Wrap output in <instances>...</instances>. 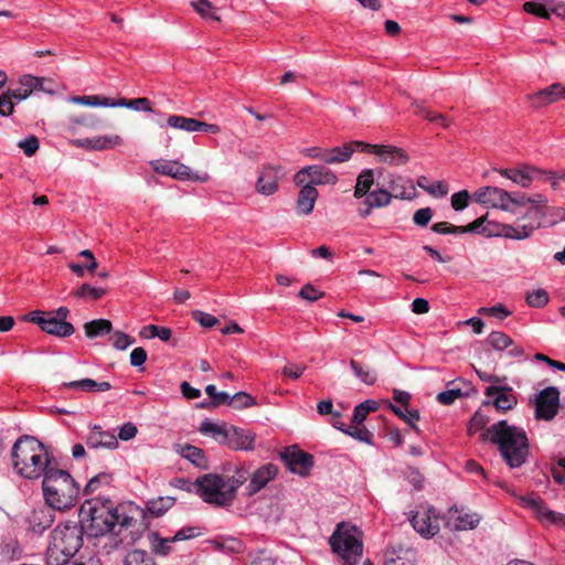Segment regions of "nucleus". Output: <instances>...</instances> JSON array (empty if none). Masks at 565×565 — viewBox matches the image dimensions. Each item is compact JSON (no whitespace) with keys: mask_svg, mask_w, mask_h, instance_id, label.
Returning a JSON list of instances; mask_svg holds the SVG:
<instances>
[{"mask_svg":"<svg viewBox=\"0 0 565 565\" xmlns=\"http://www.w3.org/2000/svg\"><path fill=\"white\" fill-rule=\"evenodd\" d=\"M83 530L88 536H98L105 532L129 531L130 542L134 535L145 529L143 511L134 503L114 505L109 499L86 500L79 509Z\"/></svg>","mask_w":565,"mask_h":565,"instance_id":"1","label":"nucleus"},{"mask_svg":"<svg viewBox=\"0 0 565 565\" xmlns=\"http://www.w3.org/2000/svg\"><path fill=\"white\" fill-rule=\"evenodd\" d=\"M249 477V471L237 467L233 475L205 473L195 479V494L205 503L214 508L231 507L236 499L237 489Z\"/></svg>","mask_w":565,"mask_h":565,"instance_id":"2","label":"nucleus"},{"mask_svg":"<svg viewBox=\"0 0 565 565\" xmlns=\"http://www.w3.org/2000/svg\"><path fill=\"white\" fill-rule=\"evenodd\" d=\"M499 447V452L510 468L524 465L530 454V444L526 431L522 427L509 425L507 420H499L488 427L481 435Z\"/></svg>","mask_w":565,"mask_h":565,"instance_id":"3","label":"nucleus"},{"mask_svg":"<svg viewBox=\"0 0 565 565\" xmlns=\"http://www.w3.org/2000/svg\"><path fill=\"white\" fill-rule=\"evenodd\" d=\"M12 467L25 479H36L52 468L47 450L32 436L20 437L12 446Z\"/></svg>","mask_w":565,"mask_h":565,"instance_id":"4","label":"nucleus"},{"mask_svg":"<svg viewBox=\"0 0 565 565\" xmlns=\"http://www.w3.org/2000/svg\"><path fill=\"white\" fill-rule=\"evenodd\" d=\"M42 490L45 503L58 511L74 507L79 494V487L72 476L55 467L44 473Z\"/></svg>","mask_w":565,"mask_h":565,"instance_id":"5","label":"nucleus"},{"mask_svg":"<svg viewBox=\"0 0 565 565\" xmlns=\"http://www.w3.org/2000/svg\"><path fill=\"white\" fill-rule=\"evenodd\" d=\"M83 527L76 523L56 526L46 550V564L61 565L70 561L83 544Z\"/></svg>","mask_w":565,"mask_h":565,"instance_id":"6","label":"nucleus"},{"mask_svg":"<svg viewBox=\"0 0 565 565\" xmlns=\"http://www.w3.org/2000/svg\"><path fill=\"white\" fill-rule=\"evenodd\" d=\"M524 205L531 203L532 206L523 215L518 218L515 225L501 224L495 235L503 236L511 239H525L532 235V233L541 226V221L545 216L542 207L545 206L547 200L542 194H535L527 196L525 194Z\"/></svg>","mask_w":565,"mask_h":565,"instance_id":"7","label":"nucleus"},{"mask_svg":"<svg viewBox=\"0 0 565 565\" xmlns=\"http://www.w3.org/2000/svg\"><path fill=\"white\" fill-rule=\"evenodd\" d=\"M359 531L348 523H339L331 536L329 545L345 565H355L362 555V542L358 537Z\"/></svg>","mask_w":565,"mask_h":565,"instance_id":"8","label":"nucleus"},{"mask_svg":"<svg viewBox=\"0 0 565 565\" xmlns=\"http://www.w3.org/2000/svg\"><path fill=\"white\" fill-rule=\"evenodd\" d=\"M475 200L482 205L515 213L516 207L524 206L526 199L525 193L509 192L499 186H483L475 192Z\"/></svg>","mask_w":565,"mask_h":565,"instance_id":"9","label":"nucleus"},{"mask_svg":"<svg viewBox=\"0 0 565 565\" xmlns=\"http://www.w3.org/2000/svg\"><path fill=\"white\" fill-rule=\"evenodd\" d=\"M559 390L550 386L540 392L535 401V417L542 420H553L559 412Z\"/></svg>","mask_w":565,"mask_h":565,"instance_id":"10","label":"nucleus"},{"mask_svg":"<svg viewBox=\"0 0 565 565\" xmlns=\"http://www.w3.org/2000/svg\"><path fill=\"white\" fill-rule=\"evenodd\" d=\"M280 459L290 472L301 477L307 476L313 465V457L297 446L285 448L280 452Z\"/></svg>","mask_w":565,"mask_h":565,"instance_id":"11","label":"nucleus"},{"mask_svg":"<svg viewBox=\"0 0 565 565\" xmlns=\"http://www.w3.org/2000/svg\"><path fill=\"white\" fill-rule=\"evenodd\" d=\"M150 164L157 173L169 175L178 180H195L203 182L207 179L206 175L203 178L196 175L188 166L179 161L159 159L152 160Z\"/></svg>","mask_w":565,"mask_h":565,"instance_id":"12","label":"nucleus"},{"mask_svg":"<svg viewBox=\"0 0 565 565\" xmlns=\"http://www.w3.org/2000/svg\"><path fill=\"white\" fill-rule=\"evenodd\" d=\"M167 124L172 128L184 130L186 132H206L215 135L221 131L220 126L215 124H207L195 118L180 115H170L167 118Z\"/></svg>","mask_w":565,"mask_h":565,"instance_id":"13","label":"nucleus"},{"mask_svg":"<svg viewBox=\"0 0 565 565\" xmlns=\"http://www.w3.org/2000/svg\"><path fill=\"white\" fill-rule=\"evenodd\" d=\"M365 152L374 153L380 161L390 166H404L409 161V156L402 148L391 145H371Z\"/></svg>","mask_w":565,"mask_h":565,"instance_id":"14","label":"nucleus"},{"mask_svg":"<svg viewBox=\"0 0 565 565\" xmlns=\"http://www.w3.org/2000/svg\"><path fill=\"white\" fill-rule=\"evenodd\" d=\"M525 507L535 512L541 520H546L550 523L559 524L565 526V514L552 511L546 505L545 501L537 494H531L522 498Z\"/></svg>","mask_w":565,"mask_h":565,"instance_id":"15","label":"nucleus"},{"mask_svg":"<svg viewBox=\"0 0 565 565\" xmlns=\"http://www.w3.org/2000/svg\"><path fill=\"white\" fill-rule=\"evenodd\" d=\"M486 395L492 399L483 402V405H493L499 412L511 411L518 404V399L511 393V387L488 386L486 387Z\"/></svg>","mask_w":565,"mask_h":565,"instance_id":"16","label":"nucleus"},{"mask_svg":"<svg viewBox=\"0 0 565 565\" xmlns=\"http://www.w3.org/2000/svg\"><path fill=\"white\" fill-rule=\"evenodd\" d=\"M278 472V468L273 463H266L254 472H249V482L245 487L246 494L252 497L259 492L266 484L273 480Z\"/></svg>","mask_w":565,"mask_h":565,"instance_id":"17","label":"nucleus"},{"mask_svg":"<svg viewBox=\"0 0 565 565\" xmlns=\"http://www.w3.org/2000/svg\"><path fill=\"white\" fill-rule=\"evenodd\" d=\"M284 177L280 167L266 166L262 169L256 183V190L263 195H270L278 190L279 180Z\"/></svg>","mask_w":565,"mask_h":565,"instance_id":"18","label":"nucleus"},{"mask_svg":"<svg viewBox=\"0 0 565 565\" xmlns=\"http://www.w3.org/2000/svg\"><path fill=\"white\" fill-rule=\"evenodd\" d=\"M413 529L424 537H433L439 530L438 519L431 509L417 511L411 519Z\"/></svg>","mask_w":565,"mask_h":565,"instance_id":"19","label":"nucleus"},{"mask_svg":"<svg viewBox=\"0 0 565 565\" xmlns=\"http://www.w3.org/2000/svg\"><path fill=\"white\" fill-rule=\"evenodd\" d=\"M369 143L363 141L347 142L341 147L328 149L327 164L343 163L351 159L355 151L365 152Z\"/></svg>","mask_w":565,"mask_h":565,"instance_id":"20","label":"nucleus"},{"mask_svg":"<svg viewBox=\"0 0 565 565\" xmlns=\"http://www.w3.org/2000/svg\"><path fill=\"white\" fill-rule=\"evenodd\" d=\"M85 441L87 447L92 449H115L118 447L117 437L110 431L103 430L98 425L92 426Z\"/></svg>","mask_w":565,"mask_h":565,"instance_id":"21","label":"nucleus"},{"mask_svg":"<svg viewBox=\"0 0 565 565\" xmlns=\"http://www.w3.org/2000/svg\"><path fill=\"white\" fill-rule=\"evenodd\" d=\"M563 98H565V86L562 83H555L533 94L531 102L535 107H543Z\"/></svg>","mask_w":565,"mask_h":565,"instance_id":"22","label":"nucleus"},{"mask_svg":"<svg viewBox=\"0 0 565 565\" xmlns=\"http://www.w3.org/2000/svg\"><path fill=\"white\" fill-rule=\"evenodd\" d=\"M254 439L255 436L248 430H244L235 426H230L228 437L225 446L235 450H252Z\"/></svg>","mask_w":565,"mask_h":565,"instance_id":"23","label":"nucleus"},{"mask_svg":"<svg viewBox=\"0 0 565 565\" xmlns=\"http://www.w3.org/2000/svg\"><path fill=\"white\" fill-rule=\"evenodd\" d=\"M56 510L50 505L34 510L29 519L31 530L34 533H42L49 529L54 522Z\"/></svg>","mask_w":565,"mask_h":565,"instance_id":"24","label":"nucleus"},{"mask_svg":"<svg viewBox=\"0 0 565 565\" xmlns=\"http://www.w3.org/2000/svg\"><path fill=\"white\" fill-rule=\"evenodd\" d=\"M388 188L392 199L413 200L416 198V189L411 179H405L401 175L394 177L388 182Z\"/></svg>","mask_w":565,"mask_h":565,"instance_id":"25","label":"nucleus"},{"mask_svg":"<svg viewBox=\"0 0 565 565\" xmlns=\"http://www.w3.org/2000/svg\"><path fill=\"white\" fill-rule=\"evenodd\" d=\"M318 195L319 193L312 184L302 186L297 198V213L299 215L310 214L313 211Z\"/></svg>","mask_w":565,"mask_h":565,"instance_id":"26","label":"nucleus"},{"mask_svg":"<svg viewBox=\"0 0 565 565\" xmlns=\"http://www.w3.org/2000/svg\"><path fill=\"white\" fill-rule=\"evenodd\" d=\"M495 171L521 188H529L534 178L533 173L537 172L534 168L530 167H524L523 169H495Z\"/></svg>","mask_w":565,"mask_h":565,"instance_id":"27","label":"nucleus"},{"mask_svg":"<svg viewBox=\"0 0 565 565\" xmlns=\"http://www.w3.org/2000/svg\"><path fill=\"white\" fill-rule=\"evenodd\" d=\"M39 328L55 337H68L73 334L74 327L67 320H32Z\"/></svg>","mask_w":565,"mask_h":565,"instance_id":"28","label":"nucleus"},{"mask_svg":"<svg viewBox=\"0 0 565 565\" xmlns=\"http://www.w3.org/2000/svg\"><path fill=\"white\" fill-rule=\"evenodd\" d=\"M36 82V76L29 74L23 75L20 78V86L18 88H9L6 93L14 104L20 103L26 99L34 92V85Z\"/></svg>","mask_w":565,"mask_h":565,"instance_id":"29","label":"nucleus"},{"mask_svg":"<svg viewBox=\"0 0 565 565\" xmlns=\"http://www.w3.org/2000/svg\"><path fill=\"white\" fill-rule=\"evenodd\" d=\"M125 531H119L116 529L113 532H105L98 536H94L97 540L95 544L98 548H100L105 554H110L113 551L117 550L126 537H121V534Z\"/></svg>","mask_w":565,"mask_h":565,"instance_id":"30","label":"nucleus"},{"mask_svg":"<svg viewBox=\"0 0 565 565\" xmlns=\"http://www.w3.org/2000/svg\"><path fill=\"white\" fill-rule=\"evenodd\" d=\"M310 180L308 184L321 185V184H335L338 182L337 174L329 168L321 164L309 166Z\"/></svg>","mask_w":565,"mask_h":565,"instance_id":"31","label":"nucleus"},{"mask_svg":"<svg viewBox=\"0 0 565 565\" xmlns=\"http://www.w3.org/2000/svg\"><path fill=\"white\" fill-rule=\"evenodd\" d=\"M177 451L182 458L189 460L196 468H207V460L202 449L189 444H184L179 445Z\"/></svg>","mask_w":565,"mask_h":565,"instance_id":"32","label":"nucleus"},{"mask_svg":"<svg viewBox=\"0 0 565 565\" xmlns=\"http://www.w3.org/2000/svg\"><path fill=\"white\" fill-rule=\"evenodd\" d=\"M199 431L203 435L212 436V438L221 445H226L228 427H226L225 424L217 425L205 419L200 424Z\"/></svg>","mask_w":565,"mask_h":565,"instance_id":"33","label":"nucleus"},{"mask_svg":"<svg viewBox=\"0 0 565 565\" xmlns=\"http://www.w3.org/2000/svg\"><path fill=\"white\" fill-rule=\"evenodd\" d=\"M111 330L110 320H89L84 324L85 335L89 339L108 334Z\"/></svg>","mask_w":565,"mask_h":565,"instance_id":"34","label":"nucleus"},{"mask_svg":"<svg viewBox=\"0 0 565 565\" xmlns=\"http://www.w3.org/2000/svg\"><path fill=\"white\" fill-rule=\"evenodd\" d=\"M175 502L173 497H159L147 502V511L154 518L164 514Z\"/></svg>","mask_w":565,"mask_h":565,"instance_id":"35","label":"nucleus"},{"mask_svg":"<svg viewBox=\"0 0 565 565\" xmlns=\"http://www.w3.org/2000/svg\"><path fill=\"white\" fill-rule=\"evenodd\" d=\"M373 183H374L373 170L372 169L363 170L356 179V184L354 188V196L356 199H361V198L365 196L370 192V189L373 185Z\"/></svg>","mask_w":565,"mask_h":565,"instance_id":"36","label":"nucleus"},{"mask_svg":"<svg viewBox=\"0 0 565 565\" xmlns=\"http://www.w3.org/2000/svg\"><path fill=\"white\" fill-rule=\"evenodd\" d=\"M377 409H379V403L373 399H366V401L358 404L353 408L351 424L361 425L371 412H375Z\"/></svg>","mask_w":565,"mask_h":565,"instance_id":"37","label":"nucleus"},{"mask_svg":"<svg viewBox=\"0 0 565 565\" xmlns=\"http://www.w3.org/2000/svg\"><path fill=\"white\" fill-rule=\"evenodd\" d=\"M350 367L354 375L364 384L373 385L376 383V371L367 365H362L354 360L350 361Z\"/></svg>","mask_w":565,"mask_h":565,"instance_id":"38","label":"nucleus"},{"mask_svg":"<svg viewBox=\"0 0 565 565\" xmlns=\"http://www.w3.org/2000/svg\"><path fill=\"white\" fill-rule=\"evenodd\" d=\"M392 201V194L385 190L380 189L377 191L369 192L365 195V200L363 204H369V206L374 207H384L387 206Z\"/></svg>","mask_w":565,"mask_h":565,"instance_id":"39","label":"nucleus"},{"mask_svg":"<svg viewBox=\"0 0 565 565\" xmlns=\"http://www.w3.org/2000/svg\"><path fill=\"white\" fill-rule=\"evenodd\" d=\"M71 102L89 107H115V105H113L115 100L100 95L74 96L71 98Z\"/></svg>","mask_w":565,"mask_h":565,"instance_id":"40","label":"nucleus"},{"mask_svg":"<svg viewBox=\"0 0 565 565\" xmlns=\"http://www.w3.org/2000/svg\"><path fill=\"white\" fill-rule=\"evenodd\" d=\"M391 409L402 419L408 424L415 431H418V426L416 423L420 419V413L418 409L408 411L407 406L398 407L394 404L388 405Z\"/></svg>","mask_w":565,"mask_h":565,"instance_id":"41","label":"nucleus"},{"mask_svg":"<svg viewBox=\"0 0 565 565\" xmlns=\"http://www.w3.org/2000/svg\"><path fill=\"white\" fill-rule=\"evenodd\" d=\"M174 543L171 541V537H160L157 533L152 532L149 534V544L151 551L161 556H166L171 552V544Z\"/></svg>","mask_w":565,"mask_h":565,"instance_id":"42","label":"nucleus"},{"mask_svg":"<svg viewBox=\"0 0 565 565\" xmlns=\"http://www.w3.org/2000/svg\"><path fill=\"white\" fill-rule=\"evenodd\" d=\"M480 523V518L476 513H461L455 518L452 530L466 531L476 529Z\"/></svg>","mask_w":565,"mask_h":565,"instance_id":"43","label":"nucleus"},{"mask_svg":"<svg viewBox=\"0 0 565 565\" xmlns=\"http://www.w3.org/2000/svg\"><path fill=\"white\" fill-rule=\"evenodd\" d=\"M93 150H108L121 146L124 140L119 135H106L94 137Z\"/></svg>","mask_w":565,"mask_h":565,"instance_id":"44","label":"nucleus"},{"mask_svg":"<svg viewBox=\"0 0 565 565\" xmlns=\"http://www.w3.org/2000/svg\"><path fill=\"white\" fill-rule=\"evenodd\" d=\"M124 565H157L153 558L145 551L134 550L124 559Z\"/></svg>","mask_w":565,"mask_h":565,"instance_id":"45","label":"nucleus"},{"mask_svg":"<svg viewBox=\"0 0 565 565\" xmlns=\"http://www.w3.org/2000/svg\"><path fill=\"white\" fill-rule=\"evenodd\" d=\"M344 434L365 444L372 445L374 435L362 425L351 424Z\"/></svg>","mask_w":565,"mask_h":565,"instance_id":"46","label":"nucleus"},{"mask_svg":"<svg viewBox=\"0 0 565 565\" xmlns=\"http://www.w3.org/2000/svg\"><path fill=\"white\" fill-rule=\"evenodd\" d=\"M115 107H127L132 108L135 110H143V111H151V105L148 98L140 97L136 99H126L120 98L115 100L113 104Z\"/></svg>","mask_w":565,"mask_h":565,"instance_id":"47","label":"nucleus"},{"mask_svg":"<svg viewBox=\"0 0 565 565\" xmlns=\"http://www.w3.org/2000/svg\"><path fill=\"white\" fill-rule=\"evenodd\" d=\"M70 315V309L65 306H62L55 310L51 311H43L40 309L32 310L23 316H20L19 318H67Z\"/></svg>","mask_w":565,"mask_h":565,"instance_id":"48","label":"nucleus"},{"mask_svg":"<svg viewBox=\"0 0 565 565\" xmlns=\"http://www.w3.org/2000/svg\"><path fill=\"white\" fill-rule=\"evenodd\" d=\"M548 294L544 289L532 290L525 295L526 303L533 308H542L548 302Z\"/></svg>","mask_w":565,"mask_h":565,"instance_id":"49","label":"nucleus"},{"mask_svg":"<svg viewBox=\"0 0 565 565\" xmlns=\"http://www.w3.org/2000/svg\"><path fill=\"white\" fill-rule=\"evenodd\" d=\"M111 479H113L111 475H109L107 472H100V473L94 476L93 478L89 479V481L85 486L84 491H83L84 494L85 495L90 494V493L95 492L100 486L109 484Z\"/></svg>","mask_w":565,"mask_h":565,"instance_id":"50","label":"nucleus"},{"mask_svg":"<svg viewBox=\"0 0 565 565\" xmlns=\"http://www.w3.org/2000/svg\"><path fill=\"white\" fill-rule=\"evenodd\" d=\"M106 292L105 288L100 287H93L88 284H83L75 295L81 298L90 299V300H97L102 298Z\"/></svg>","mask_w":565,"mask_h":565,"instance_id":"51","label":"nucleus"},{"mask_svg":"<svg viewBox=\"0 0 565 565\" xmlns=\"http://www.w3.org/2000/svg\"><path fill=\"white\" fill-rule=\"evenodd\" d=\"M513 341L503 332L494 331L488 335V344L494 350H504Z\"/></svg>","mask_w":565,"mask_h":565,"instance_id":"52","label":"nucleus"},{"mask_svg":"<svg viewBox=\"0 0 565 565\" xmlns=\"http://www.w3.org/2000/svg\"><path fill=\"white\" fill-rule=\"evenodd\" d=\"M488 423L489 417L487 415H483L480 411H477L470 418V423H468V433L470 435H473L479 430L484 429Z\"/></svg>","mask_w":565,"mask_h":565,"instance_id":"53","label":"nucleus"},{"mask_svg":"<svg viewBox=\"0 0 565 565\" xmlns=\"http://www.w3.org/2000/svg\"><path fill=\"white\" fill-rule=\"evenodd\" d=\"M191 7L202 17V18H211L215 21H218L220 18L215 14H212L213 4L209 0H195L191 2Z\"/></svg>","mask_w":565,"mask_h":565,"instance_id":"54","label":"nucleus"},{"mask_svg":"<svg viewBox=\"0 0 565 565\" xmlns=\"http://www.w3.org/2000/svg\"><path fill=\"white\" fill-rule=\"evenodd\" d=\"M66 388L79 390L83 392H96L97 382L92 379H83L63 384Z\"/></svg>","mask_w":565,"mask_h":565,"instance_id":"55","label":"nucleus"},{"mask_svg":"<svg viewBox=\"0 0 565 565\" xmlns=\"http://www.w3.org/2000/svg\"><path fill=\"white\" fill-rule=\"evenodd\" d=\"M478 313L480 316H488L490 318H498L499 316L508 317L512 315V311L509 310L505 306L498 303L493 307L486 308L481 307L478 309Z\"/></svg>","mask_w":565,"mask_h":565,"instance_id":"56","label":"nucleus"},{"mask_svg":"<svg viewBox=\"0 0 565 565\" xmlns=\"http://www.w3.org/2000/svg\"><path fill=\"white\" fill-rule=\"evenodd\" d=\"M71 124L74 126H84L88 128H96L100 120L90 114H82L70 118Z\"/></svg>","mask_w":565,"mask_h":565,"instance_id":"57","label":"nucleus"},{"mask_svg":"<svg viewBox=\"0 0 565 565\" xmlns=\"http://www.w3.org/2000/svg\"><path fill=\"white\" fill-rule=\"evenodd\" d=\"M463 395L465 393L460 388H450L437 394V401L441 405H451Z\"/></svg>","mask_w":565,"mask_h":565,"instance_id":"58","label":"nucleus"},{"mask_svg":"<svg viewBox=\"0 0 565 565\" xmlns=\"http://www.w3.org/2000/svg\"><path fill=\"white\" fill-rule=\"evenodd\" d=\"M254 405V398L245 392H237L230 399V406L243 408Z\"/></svg>","mask_w":565,"mask_h":565,"instance_id":"59","label":"nucleus"},{"mask_svg":"<svg viewBox=\"0 0 565 565\" xmlns=\"http://www.w3.org/2000/svg\"><path fill=\"white\" fill-rule=\"evenodd\" d=\"M433 217V210L430 207H422L415 211L413 222L419 227H426Z\"/></svg>","mask_w":565,"mask_h":565,"instance_id":"60","label":"nucleus"},{"mask_svg":"<svg viewBox=\"0 0 565 565\" xmlns=\"http://www.w3.org/2000/svg\"><path fill=\"white\" fill-rule=\"evenodd\" d=\"M135 343V339L121 331H115L113 333V347L117 350H125L129 345Z\"/></svg>","mask_w":565,"mask_h":565,"instance_id":"61","label":"nucleus"},{"mask_svg":"<svg viewBox=\"0 0 565 565\" xmlns=\"http://www.w3.org/2000/svg\"><path fill=\"white\" fill-rule=\"evenodd\" d=\"M18 147L23 150L25 156H33L40 148V141L35 136H30L24 140L19 141Z\"/></svg>","mask_w":565,"mask_h":565,"instance_id":"62","label":"nucleus"},{"mask_svg":"<svg viewBox=\"0 0 565 565\" xmlns=\"http://www.w3.org/2000/svg\"><path fill=\"white\" fill-rule=\"evenodd\" d=\"M470 195L468 191L462 190L459 191L451 196V206L455 211H461L467 207L469 203Z\"/></svg>","mask_w":565,"mask_h":565,"instance_id":"63","label":"nucleus"},{"mask_svg":"<svg viewBox=\"0 0 565 565\" xmlns=\"http://www.w3.org/2000/svg\"><path fill=\"white\" fill-rule=\"evenodd\" d=\"M299 297L308 301H316L324 296V292L316 289L311 284L305 285L300 291Z\"/></svg>","mask_w":565,"mask_h":565,"instance_id":"64","label":"nucleus"}]
</instances>
